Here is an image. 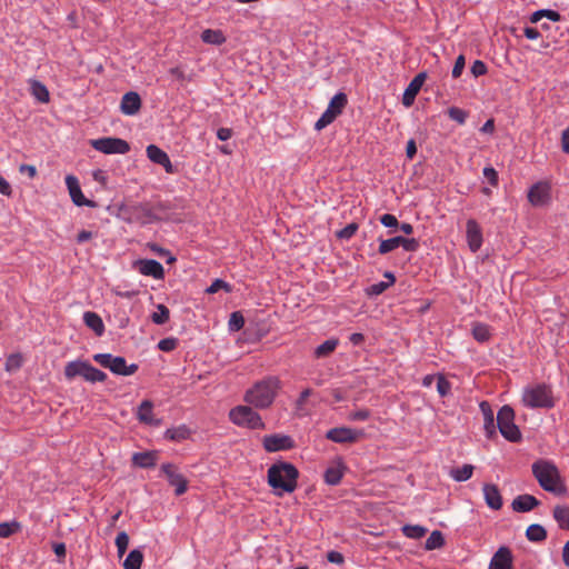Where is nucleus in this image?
<instances>
[{"instance_id":"f257e3e1","label":"nucleus","mask_w":569,"mask_h":569,"mask_svg":"<svg viewBox=\"0 0 569 569\" xmlns=\"http://www.w3.org/2000/svg\"><path fill=\"white\" fill-rule=\"evenodd\" d=\"M281 388V380L277 376H267L246 390L243 401L258 410L268 409Z\"/></svg>"},{"instance_id":"bb28decb","label":"nucleus","mask_w":569,"mask_h":569,"mask_svg":"<svg viewBox=\"0 0 569 569\" xmlns=\"http://www.w3.org/2000/svg\"><path fill=\"white\" fill-rule=\"evenodd\" d=\"M153 403L150 400H143L138 407V419L147 425H159V420L153 419Z\"/></svg>"},{"instance_id":"393cba45","label":"nucleus","mask_w":569,"mask_h":569,"mask_svg":"<svg viewBox=\"0 0 569 569\" xmlns=\"http://www.w3.org/2000/svg\"><path fill=\"white\" fill-rule=\"evenodd\" d=\"M83 322L90 328L98 337H101L104 333V323L102 318L93 311H86L83 313Z\"/></svg>"},{"instance_id":"4be33fe9","label":"nucleus","mask_w":569,"mask_h":569,"mask_svg":"<svg viewBox=\"0 0 569 569\" xmlns=\"http://www.w3.org/2000/svg\"><path fill=\"white\" fill-rule=\"evenodd\" d=\"M141 108V98L134 91L123 94L120 103V110L126 116H134Z\"/></svg>"},{"instance_id":"473e14b6","label":"nucleus","mask_w":569,"mask_h":569,"mask_svg":"<svg viewBox=\"0 0 569 569\" xmlns=\"http://www.w3.org/2000/svg\"><path fill=\"white\" fill-rule=\"evenodd\" d=\"M526 537L529 541L541 542L547 538V531L541 525L533 523L527 528Z\"/></svg>"},{"instance_id":"f3484780","label":"nucleus","mask_w":569,"mask_h":569,"mask_svg":"<svg viewBox=\"0 0 569 569\" xmlns=\"http://www.w3.org/2000/svg\"><path fill=\"white\" fill-rule=\"evenodd\" d=\"M512 553L508 547H500L492 556L488 569H512Z\"/></svg>"},{"instance_id":"9d476101","label":"nucleus","mask_w":569,"mask_h":569,"mask_svg":"<svg viewBox=\"0 0 569 569\" xmlns=\"http://www.w3.org/2000/svg\"><path fill=\"white\" fill-rule=\"evenodd\" d=\"M399 247H401L405 251L416 252L419 249L420 243L415 238L396 236L386 240H381L378 252L380 254H387Z\"/></svg>"},{"instance_id":"4c0bfd02","label":"nucleus","mask_w":569,"mask_h":569,"mask_svg":"<svg viewBox=\"0 0 569 569\" xmlns=\"http://www.w3.org/2000/svg\"><path fill=\"white\" fill-rule=\"evenodd\" d=\"M201 40L206 43L219 46L226 41V38L220 30L206 29L201 33Z\"/></svg>"},{"instance_id":"412c9836","label":"nucleus","mask_w":569,"mask_h":569,"mask_svg":"<svg viewBox=\"0 0 569 569\" xmlns=\"http://www.w3.org/2000/svg\"><path fill=\"white\" fill-rule=\"evenodd\" d=\"M427 74L425 72L418 73L409 83L402 96V103L405 107H410L418 92L420 91Z\"/></svg>"},{"instance_id":"5fc2aeb1","label":"nucleus","mask_w":569,"mask_h":569,"mask_svg":"<svg viewBox=\"0 0 569 569\" xmlns=\"http://www.w3.org/2000/svg\"><path fill=\"white\" fill-rule=\"evenodd\" d=\"M389 287V283H386L385 281H380V282H377V283H373L371 284L368 289H367V293L369 296H379L381 295L382 292H385L387 290V288Z\"/></svg>"},{"instance_id":"f03ea898","label":"nucleus","mask_w":569,"mask_h":569,"mask_svg":"<svg viewBox=\"0 0 569 569\" xmlns=\"http://www.w3.org/2000/svg\"><path fill=\"white\" fill-rule=\"evenodd\" d=\"M298 469L289 462H277L268 469V483L278 496L291 493L297 488Z\"/></svg>"},{"instance_id":"2eb2a0df","label":"nucleus","mask_w":569,"mask_h":569,"mask_svg":"<svg viewBox=\"0 0 569 569\" xmlns=\"http://www.w3.org/2000/svg\"><path fill=\"white\" fill-rule=\"evenodd\" d=\"M466 238L469 249L475 253L483 242L482 231L479 223L475 219H469L466 224Z\"/></svg>"},{"instance_id":"ea45409f","label":"nucleus","mask_w":569,"mask_h":569,"mask_svg":"<svg viewBox=\"0 0 569 569\" xmlns=\"http://www.w3.org/2000/svg\"><path fill=\"white\" fill-rule=\"evenodd\" d=\"M342 476H343V471H342V467L340 465L329 467L325 471V481H326V483H328L330 486H336L341 481Z\"/></svg>"},{"instance_id":"58836bf2","label":"nucleus","mask_w":569,"mask_h":569,"mask_svg":"<svg viewBox=\"0 0 569 569\" xmlns=\"http://www.w3.org/2000/svg\"><path fill=\"white\" fill-rule=\"evenodd\" d=\"M401 531L407 538L417 540L422 538L427 533L428 529L421 525H405L401 528Z\"/></svg>"},{"instance_id":"09e8293b","label":"nucleus","mask_w":569,"mask_h":569,"mask_svg":"<svg viewBox=\"0 0 569 569\" xmlns=\"http://www.w3.org/2000/svg\"><path fill=\"white\" fill-rule=\"evenodd\" d=\"M448 116L451 120L458 122L459 124H463L468 118V113L458 107L449 108Z\"/></svg>"},{"instance_id":"4d7b16f0","label":"nucleus","mask_w":569,"mask_h":569,"mask_svg":"<svg viewBox=\"0 0 569 569\" xmlns=\"http://www.w3.org/2000/svg\"><path fill=\"white\" fill-rule=\"evenodd\" d=\"M487 66L483 61L481 60H476L473 61L472 66H471V73L475 76V77H480V76H483L487 73Z\"/></svg>"},{"instance_id":"20e7f679","label":"nucleus","mask_w":569,"mask_h":569,"mask_svg":"<svg viewBox=\"0 0 569 569\" xmlns=\"http://www.w3.org/2000/svg\"><path fill=\"white\" fill-rule=\"evenodd\" d=\"M521 402L530 409H551L556 403L552 389L546 383H536L523 388Z\"/></svg>"},{"instance_id":"ddd939ff","label":"nucleus","mask_w":569,"mask_h":569,"mask_svg":"<svg viewBox=\"0 0 569 569\" xmlns=\"http://www.w3.org/2000/svg\"><path fill=\"white\" fill-rule=\"evenodd\" d=\"M363 431L348 428V427H338L332 428L327 431L326 438L336 443H353L361 436Z\"/></svg>"},{"instance_id":"0e129e2a","label":"nucleus","mask_w":569,"mask_h":569,"mask_svg":"<svg viewBox=\"0 0 569 569\" xmlns=\"http://www.w3.org/2000/svg\"><path fill=\"white\" fill-rule=\"evenodd\" d=\"M312 393V390L307 388L305 390L301 391L299 398L297 399L296 401V408L298 410H301L308 399V397Z\"/></svg>"},{"instance_id":"69168bd1","label":"nucleus","mask_w":569,"mask_h":569,"mask_svg":"<svg viewBox=\"0 0 569 569\" xmlns=\"http://www.w3.org/2000/svg\"><path fill=\"white\" fill-rule=\"evenodd\" d=\"M523 34L529 40H537L541 34L537 28L526 27L523 29Z\"/></svg>"},{"instance_id":"c03bdc74","label":"nucleus","mask_w":569,"mask_h":569,"mask_svg":"<svg viewBox=\"0 0 569 569\" xmlns=\"http://www.w3.org/2000/svg\"><path fill=\"white\" fill-rule=\"evenodd\" d=\"M169 309L164 305H158L157 311L152 313L151 319L156 325H163L169 320Z\"/></svg>"},{"instance_id":"aec40b11","label":"nucleus","mask_w":569,"mask_h":569,"mask_svg":"<svg viewBox=\"0 0 569 569\" xmlns=\"http://www.w3.org/2000/svg\"><path fill=\"white\" fill-rule=\"evenodd\" d=\"M486 505L492 510H500L503 505L502 496L497 485L485 483L482 487Z\"/></svg>"},{"instance_id":"4468645a","label":"nucleus","mask_w":569,"mask_h":569,"mask_svg":"<svg viewBox=\"0 0 569 569\" xmlns=\"http://www.w3.org/2000/svg\"><path fill=\"white\" fill-rule=\"evenodd\" d=\"M66 184H67V188L69 190V194L71 197V200L72 202L78 206V207H90V208H93L96 207V203L92 201V200H88L82 191H81V188H80V184H79V181L78 179L72 176V174H69L66 177Z\"/></svg>"},{"instance_id":"f8f14e48","label":"nucleus","mask_w":569,"mask_h":569,"mask_svg":"<svg viewBox=\"0 0 569 569\" xmlns=\"http://www.w3.org/2000/svg\"><path fill=\"white\" fill-rule=\"evenodd\" d=\"M161 472L167 477L170 486L174 487V493L181 496L187 491L188 481L183 475L178 472V469L172 463H163Z\"/></svg>"},{"instance_id":"0eeeda50","label":"nucleus","mask_w":569,"mask_h":569,"mask_svg":"<svg viewBox=\"0 0 569 569\" xmlns=\"http://www.w3.org/2000/svg\"><path fill=\"white\" fill-rule=\"evenodd\" d=\"M497 427L501 436L510 442H519L522 438L520 429L515 423V410L508 405L499 409Z\"/></svg>"},{"instance_id":"37998d69","label":"nucleus","mask_w":569,"mask_h":569,"mask_svg":"<svg viewBox=\"0 0 569 569\" xmlns=\"http://www.w3.org/2000/svg\"><path fill=\"white\" fill-rule=\"evenodd\" d=\"M21 529V525L13 520L10 522H1L0 523V538H9L13 533L18 532Z\"/></svg>"},{"instance_id":"79ce46f5","label":"nucleus","mask_w":569,"mask_h":569,"mask_svg":"<svg viewBox=\"0 0 569 569\" xmlns=\"http://www.w3.org/2000/svg\"><path fill=\"white\" fill-rule=\"evenodd\" d=\"M22 363L23 359L20 353H11L6 359L4 369L8 372H14L21 368Z\"/></svg>"},{"instance_id":"9b49d317","label":"nucleus","mask_w":569,"mask_h":569,"mask_svg":"<svg viewBox=\"0 0 569 569\" xmlns=\"http://www.w3.org/2000/svg\"><path fill=\"white\" fill-rule=\"evenodd\" d=\"M262 446L267 452H277L292 449L295 441L290 436L272 433L263 437Z\"/></svg>"},{"instance_id":"6e6552de","label":"nucleus","mask_w":569,"mask_h":569,"mask_svg":"<svg viewBox=\"0 0 569 569\" xmlns=\"http://www.w3.org/2000/svg\"><path fill=\"white\" fill-rule=\"evenodd\" d=\"M93 360L118 376H131L138 370V365H127V360L121 356L96 353L93 355Z\"/></svg>"},{"instance_id":"6ab92c4d","label":"nucleus","mask_w":569,"mask_h":569,"mask_svg":"<svg viewBox=\"0 0 569 569\" xmlns=\"http://www.w3.org/2000/svg\"><path fill=\"white\" fill-rule=\"evenodd\" d=\"M139 272L143 276L152 277L157 280L164 278V269L162 264L153 259H142L138 261Z\"/></svg>"},{"instance_id":"cd10ccee","label":"nucleus","mask_w":569,"mask_h":569,"mask_svg":"<svg viewBox=\"0 0 569 569\" xmlns=\"http://www.w3.org/2000/svg\"><path fill=\"white\" fill-rule=\"evenodd\" d=\"M30 93L32 97L41 103H47L50 100V94L47 87L36 79L29 80Z\"/></svg>"},{"instance_id":"1a4fd4ad","label":"nucleus","mask_w":569,"mask_h":569,"mask_svg":"<svg viewBox=\"0 0 569 569\" xmlns=\"http://www.w3.org/2000/svg\"><path fill=\"white\" fill-rule=\"evenodd\" d=\"M90 144L94 150L104 154H126L130 151V144L126 140L116 137L93 139Z\"/></svg>"},{"instance_id":"8fccbe9b","label":"nucleus","mask_w":569,"mask_h":569,"mask_svg":"<svg viewBox=\"0 0 569 569\" xmlns=\"http://www.w3.org/2000/svg\"><path fill=\"white\" fill-rule=\"evenodd\" d=\"M437 391L440 397H447L451 391V383L442 375L437 376Z\"/></svg>"},{"instance_id":"7c9ffc66","label":"nucleus","mask_w":569,"mask_h":569,"mask_svg":"<svg viewBox=\"0 0 569 569\" xmlns=\"http://www.w3.org/2000/svg\"><path fill=\"white\" fill-rule=\"evenodd\" d=\"M473 466L466 463L462 467L451 469L450 477L457 482L469 480L473 473Z\"/></svg>"},{"instance_id":"7ed1b4c3","label":"nucleus","mask_w":569,"mask_h":569,"mask_svg":"<svg viewBox=\"0 0 569 569\" xmlns=\"http://www.w3.org/2000/svg\"><path fill=\"white\" fill-rule=\"evenodd\" d=\"M532 473L539 486L553 495H562L566 488L561 481L557 466L550 460H537L531 466Z\"/></svg>"},{"instance_id":"39448f33","label":"nucleus","mask_w":569,"mask_h":569,"mask_svg":"<svg viewBox=\"0 0 569 569\" xmlns=\"http://www.w3.org/2000/svg\"><path fill=\"white\" fill-rule=\"evenodd\" d=\"M230 421L241 428L251 430L264 429L266 425L256 408L250 405H239L229 411Z\"/></svg>"},{"instance_id":"5701e85b","label":"nucleus","mask_w":569,"mask_h":569,"mask_svg":"<svg viewBox=\"0 0 569 569\" xmlns=\"http://www.w3.org/2000/svg\"><path fill=\"white\" fill-rule=\"evenodd\" d=\"M540 501L528 493L517 496L511 503V508L516 512H529L533 508L538 507Z\"/></svg>"},{"instance_id":"864d4df0","label":"nucleus","mask_w":569,"mask_h":569,"mask_svg":"<svg viewBox=\"0 0 569 569\" xmlns=\"http://www.w3.org/2000/svg\"><path fill=\"white\" fill-rule=\"evenodd\" d=\"M178 340L176 338H164L158 342V348L161 351L170 352L177 348Z\"/></svg>"},{"instance_id":"e433bc0d","label":"nucleus","mask_w":569,"mask_h":569,"mask_svg":"<svg viewBox=\"0 0 569 569\" xmlns=\"http://www.w3.org/2000/svg\"><path fill=\"white\" fill-rule=\"evenodd\" d=\"M338 343H339L338 339H335V338L326 340L325 342H322L315 349L316 358H325V357L329 356L330 353H332L336 350Z\"/></svg>"},{"instance_id":"423d86ee","label":"nucleus","mask_w":569,"mask_h":569,"mask_svg":"<svg viewBox=\"0 0 569 569\" xmlns=\"http://www.w3.org/2000/svg\"><path fill=\"white\" fill-rule=\"evenodd\" d=\"M64 377L68 380H72L76 377H82L86 381L96 383L103 382L107 379V375L91 366L86 360L70 361L64 366Z\"/></svg>"},{"instance_id":"de8ad7c7","label":"nucleus","mask_w":569,"mask_h":569,"mask_svg":"<svg viewBox=\"0 0 569 569\" xmlns=\"http://www.w3.org/2000/svg\"><path fill=\"white\" fill-rule=\"evenodd\" d=\"M128 545H129V536L127 535V532H124V531L119 532L116 537V546H117V551H118L119 557H122L124 555V552L128 549Z\"/></svg>"},{"instance_id":"13d9d810","label":"nucleus","mask_w":569,"mask_h":569,"mask_svg":"<svg viewBox=\"0 0 569 569\" xmlns=\"http://www.w3.org/2000/svg\"><path fill=\"white\" fill-rule=\"evenodd\" d=\"M483 176L491 186L495 187L498 184V172L496 171L495 168H492V167L483 168Z\"/></svg>"},{"instance_id":"c9c22d12","label":"nucleus","mask_w":569,"mask_h":569,"mask_svg":"<svg viewBox=\"0 0 569 569\" xmlns=\"http://www.w3.org/2000/svg\"><path fill=\"white\" fill-rule=\"evenodd\" d=\"M445 543H446V540H445L442 532L439 530H433L430 533V536L428 537V539L426 540L425 549L426 550L440 549L445 546Z\"/></svg>"},{"instance_id":"e2e57ef3","label":"nucleus","mask_w":569,"mask_h":569,"mask_svg":"<svg viewBox=\"0 0 569 569\" xmlns=\"http://www.w3.org/2000/svg\"><path fill=\"white\" fill-rule=\"evenodd\" d=\"M327 559L329 562L331 563H336V565H342L345 562V557L341 552L339 551H329L327 553Z\"/></svg>"},{"instance_id":"49530a36","label":"nucleus","mask_w":569,"mask_h":569,"mask_svg":"<svg viewBox=\"0 0 569 569\" xmlns=\"http://www.w3.org/2000/svg\"><path fill=\"white\" fill-rule=\"evenodd\" d=\"M148 248L154 252L156 254H158L159 257H164L167 258V262L168 263H173L176 261V257L171 254V252L166 249V248H162L160 247L159 244L154 243V242H149L148 244Z\"/></svg>"},{"instance_id":"f704fd0d","label":"nucleus","mask_w":569,"mask_h":569,"mask_svg":"<svg viewBox=\"0 0 569 569\" xmlns=\"http://www.w3.org/2000/svg\"><path fill=\"white\" fill-rule=\"evenodd\" d=\"M543 18H547L548 20H550L552 22H557L561 19L559 12H557L555 10H550V9H541V10L535 11L531 14L530 22L538 23Z\"/></svg>"},{"instance_id":"680f3d73","label":"nucleus","mask_w":569,"mask_h":569,"mask_svg":"<svg viewBox=\"0 0 569 569\" xmlns=\"http://www.w3.org/2000/svg\"><path fill=\"white\" fill-rule=\"evenodd\" d=\"M465 57L462 54H460L457 59H456V62H455V66L452 68V77L453 78H459L463 71V68H465Z\"/></svg>"},{"instance_id":"a878e982","label":"nucleus","mask_w":569,"mask_h":569,"mask_svg":"<svg viewBox=\"0 0 569 569\" xmlns=\"http://www.w3.org/2000/svg\"><path fill=\"white\" fill-rule=\"evenodd\" d=\"M158 455L156 451L136 452L132 456V463L139 468H152L156 466Z\"/></svg>"},{"instance_id":"6e6d98bb","label":"nucleus","mask_w":569,"mask_h":569,"mask_svg":"<svg viewBox=\"0 0 569 569\" xmlns=\"http://www.w3.org/2000/svg\"><path fill=\"white\" fill-rule=\"evenodd\" d=\"M358 230L357 223H349L338 232V237L341 239H350Z\"/></svg>"},{"instance_id":"338daca9","label":"nucleus","mask_w":569,"mask_h":569,"mask_svg":"<svg viewBox=\"0 0 569 569\" xmlns=\"http://www.w3.org/2000/svg\"><path fill=\"white\" fill-rule=\"evenodd\" d=\"M561 148L565 153L569 154V126L562 131Z\"/></svg>"},{"instance_id":"2f4dec72","label":"nucleus","mask_w":569,"mask_h":569,"mask_svg":"<svg viewBox=\"0 0 569 569\" xmlns=\"http://www.w3.org/2000/svg\"><path fill=\"white\" fill-rule=\"evenodd\" d=\"M143 561V553L139 549L131 550L123 561L124 569H140Z\"/></svg>"},{"instance_id":"603ef678","label":"nucleus","mask_w":569,"mask_h":569,"mask_svg":"<svg viewBox=\"0 0 569 569\" xmlns=\"http://www.w3.org/2000/svg\"><path fill=\"white\" fill-rule=\"evenodd\" d=\"M220 289H224L227 292L231 291V287L228 282L223 281L222 279H216L207 289V293H216Z\"/></svg>"},{"instance_id":"052dcab7","label":"nucleus","mask_w":569,"mask_h":569,"mask_svg":"<svg viewBox=\"0 0 569 569\" xmlns=\"http://www.w3.org/2000/svg\"><path fill=\"white\" fill-rule=\"evenodd\" d=\"M380 222L387 228H395L399 226L398 219L390 213H385L380 217Z\"/></svg>"},{"instance_id":"a211bd4d","label":"nucleus","mask_w":569,"mask_h":569,"mask_svg":"<svg viewBox=\"0 0 569 569\" xmlns=\"http://www.w3.org/2000/svg\"><path fill=\"white\" fill-rule=\"evenodd\" d=\"M146 152H147V157L149 158L150 161H152L153 163H157L159 166H162L164 168L166 172H168V173L173 172V166L170 161L169 156L162 149H160L158 146H156V144L148 146Z\"/></svg>"},{"instance_id":"b1692460","label":"nucleus","mask_w":569,"mask_h":569,"mask_svg":"<svg viewBox=\"0 0 569 569\" xmlns=\"http://www.w3.org/2000/svg\"><path fill=\"white\" fill-rule=\"evenodd\" d=\"M480 410L483 415V429L488 438L496 436L497 419H495L493 411L487 401H482L479 405Z\"/></svg>"},{"instance_id":"a19ab883","label":"nucleus","mask_w":569,"mask_h":569,"mask_svg":"<svg viewBox=\"0 0 569 569\" xmlns=\"http://www.w3.org/2000/svg\"><path fill=\"white\" fill-rule=\"evenodd\" d=\"M348 102L347 94L343 92L336 93L328 106V109L333 111L335 114H340Z\"/></svg>"},{"instance_id":"3c124183","label":"nucleus","mask_w":569,"mask_h":569,"mask_svg":"<svg viewBox=\"0 0 569 569\" xmlns=\"http://www.w3.org/2000/svg\"><path fill=\"white\" fill-rule=\"evenodd\" d=\"M244 325V319L239 311L232 312L229 319V329L232 331L240 330Z\"/></svg>"},{"instance_id":"72a5a7b5","label":"nucleus","mask_w":569,"mask_h":569,"mask_svg":"<svg viewBox=\"0 0 569 569\" xmlns=\"http://www.w3.org/2000/svg\"><path fill=\"white\" fill-rule=\"evenodd\" d=\"M190 436V430L187 426L181 425L179 427L167 429L164 438L172 441H181Z\"/></svg>"},{"instance_id":"dca6fc26","label":"nucleus","mask_w":569,"mask_h":569,"mask_svg":"<svg viewBox=\"0 0 569 569\" xmlns=\"http://www.w3.org/2000/svg\"><path fill=\"white\" fill-rule=\"evenodd\" d=\"M550 199V186L548 182L535 183L528 192V200L531 204L540 207L546 204Z\"/></svg>"},{"instance_id":"c756f323","label":"nucleus","mask_w":569,"mask_h":569,"mask_svg":"<svg viewBox=\"0 0 569 569\" xmlns=\"http://www.w3.org/2000/svg\"><path fill=\"white\" fill-rule=\"evenodd\" d=\"M553 518L558 526L563 530H569V507L556 506L553 508Z\"/></svg>"},{"instance_id":"774afa93","label":"nucleus","mask_w":569,"mask_h":569,"mask_svg":"<svg viewBox=\"0 0 569 569\" xmlns=\"http://www.w3.org/2000/svg\"><path fill=\"white\" fill-rule=\"evenodd\" d=\"M232 131L229 128H219L217 131V138L220 141H227L231 138Z\"/></svg>"},{"instance_id":"c85d7f7f","label":"nucleus","mask_w":569,"mask_h":569,"mask_svg":"<svg viewBox=\"0 0 569 569\" xmlns=\"http://www.w3.org/2000/svg\"><path fill=\"white\" fill-rule=\"evenodd\" d=\"M472 337L480 343L488 342L492 336L491 327L483 322L472 323Z\"/></svg>"},{"instance_id":"bf43d9fd","label":"nucleus","mask_w":569,"mask_h":569,"mask_svg":"<svg viewBox=\"0 0 569 569\" xmlns=\"http://www.w3.org/2000/svg\"><path fill=\"white\" fill-rule=\"evenodd\" d=\"M369 417H370V411L367 409L356 410V411L350 412V415H349V419L352 421H366L369 419Z\"/></svg>"},{"instance_id":"a18cd8bd","label":"nucleus","mask_w":569,"mask_h":569,"mask_svg":"<svg viewBox=\"0 0 569 569\" xmlns=\"http://www.w3.org/2000/svg\"><path fill=\"white\" fill-rule=\"evenodd\" d=\"M337 117H338V114H335L333 111H331L327 108V110L322 113V116L315 123V129L322 130L323 128H326L327 126L332 123Z\"/></svg>"}]
</instances>
